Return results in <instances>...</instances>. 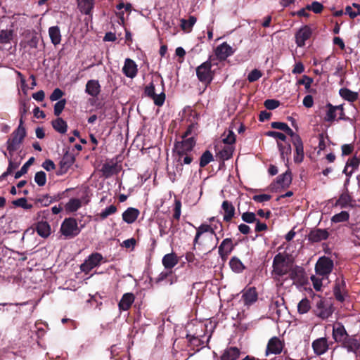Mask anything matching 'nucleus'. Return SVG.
Instances as JSON below:
<instances>
[{"instance_id": "nucleus-21", "label": "nucleus", "mask_w": 360, "mask_h": 360, "mask_svg": "<svg viewBox=\"0 0 360 360\" xmlns=\"http://www.w3.org/2000/svg\"><path fill=\"white\" fill-rule=\"evenodd\" d=\"M314 352L317 355L324 354L328 349L327 340L324 338H319L312 342Z\"/></svg>"}, {"instance_id": "nucleus-27", "label": "nucleus", "mask_w": 360, "mask_h": 360, "mask_svg": "<svg viewBox=\"0 0 360 360\" xmlns=\"http://www.w3.org/2000/svg\"><path fill=\"white\" fill-rule=\"evenodd\" d=\"M233 245L231 239H224L219 247V254L221 257H226L233 250Z\"/></svg>"}, {"instance_id": "nucleus-20", "label": "nucleus", "mask_w": 360, "mask_h": 360, "mask_svg": "<svg viewBox=\"0 0 360 360\" xmlns=\"http://www.w3.org/2000/svg\"><path fill=\"white\" fill-rule=\"evenodd\" d=\"M360 165V158L354 155L352 158L349 159L347 162L346 166L343 170V172L347 176H351Z\"/></svg>"}, {"instance_id": "nucleus-5", "label": "nucleus", "mask_w": 360, "mask_h": 360, "mask_svg": "<svg viewBox=\"0 0 360 360\" xmlns=\"http://www.w3.org/2000/svg\"><path fill=\"white\" fill-rule=\"evenodd\" d=\"M315 314L322 319H328L333 314L332 304L326 300L319 298L316 300V306L314 309Z\"/></svg>"}, {"instance_id": "nucleus-24", "label": "nucleus", "mask_w": 360, "mask_h": 360, "mask_svg": "<svg viewBox=\"0 0 360 360\" xmlns=\"http://www.w3.org/2000/svg\"><path fill=\"white\" fill-rule=\"evenodd\" d=\"M35 230L39 236L44 238H48L51 233V226L46 221H39L37 224Z\"/></svg>"}, {"instance_id": "nucleus-46", "label": "nucleus", "mask_w": 360, "mask_h": 360, "mask_svg": "<svg viewBox=\"0 0 360 360\" xmlns=\"http://www.w3.org/2000/svg\"><path fill=\"white\" fill-rule=\"evenodd\" d=\"M10 156H12V155H10ZM19 165H20L19 162H14L11 159V157H10L8 158V168H7L6 171L4 173H3V174L1 175V177L5 178L6 176L11 174L15 169H17Z\"/></svg>"}, {"instance_id": "nucleus-36", "label": "nucleus", "mask_w": 360, "mask_h": 360, "mask_svg": "<svg viewBox=\"0 0 360 360\" xmlns=\"http://www.w3.org/2000/svg\"><path fill=\"white\" fill-rule=\"evenodd\" d=\"M344 288L345 281L343 280H337L335 286L334 288V295L335 298L340 302L344 301Z\"/></svg>"}, {"instance_id": "nucleus-7", "label": "nucleus", "mask_w": 360, "mask_h": 360, "mask_svg": "<svg viewBox=\"0 0 360 360\" xmlns=\"http://www.w3.org/2000/svg\"><path fill=\"white\" fill-rule=\"evenodd\" d=\"M333 269V262L326 257L319 259L316 264L315 270L318 275L327 278Z\"/></svg>"}, {"instance_id": "nucleus-26", "label": "nucleus", "mask_w": 360, "mask_h": 360, "mask_svg": "<svg viewBox=\"0 0 360 360\" xmlns=\"http://www.w3.org/2000/svg\"><path fill=\"white\" fill-rule=\"evenodd\" d=\"M293 145L295 148V155L294 160L295 162H301L304 159V147L300 138H296Z\"/></svg>"}, {"instance_id": "nucleus-42", "label": "nucleus", "mask_w": 360, "mask_h": 360, "mask_svg": "<svg viewBox=\"0 0 360 360\" xmlns=\"http://www.w3.org/2000/svg\"><path fill=\"white\" fill-rule=\"evenodd\" d=\"M278 148L281 153V158L285 160H288L289 156L291 154V146L289 143L283 145L281 143H277Z\"/></svg>"}, {"instance_id": "nucleus-14", "label": "nucleus", "mask_w": 360, "mask_h": 360, "mask_svg": "<svg viewBox=\"0 0 360 360\" xmlns=\"http://www.w3.org/2000/svg\"><path fill=\"white\" fill-rule=\"evenodd\" d=\"M257 300V293L255 288H249L243 291L242 301L246 306H250Z\"/></svg>"}, {"instance_id": "nucleus-52", "label": "nucleus", "mask_w": 360, "mask_h": 360, "mask_svg": "<svg viewBox=\"0 0 360 360\" xmlns=\"http://www.w3.org/2000/svg\"><path fill=\"white\" fill-rule=\"evenodd\" d=\"M309 301L307 299H302L297 305L299 313L305 314L310 309Z\"/></svg>"}, {"instance_id": "nucleus-1", "label": "nucleus", "mask_w": 360, "mask_h": 360, "mask_svg": "<svg viewBox=\"0 0 360 360\" xmlns=\"http://www.w3.org/2000/svg\"><path fill=\"white\" fill-rule=\"evenodd\" d=\"M292 266V264L288 259V255L278 253L274 258L272 274L277 279L289 274Z\"/></svg>"}, {"instance_id": "nucleus-50", "label": "nucleus", "mask_w": 360, "mask_h": 360, "mask_svg": "<svg viewBox=\"0 0 360 360\" xmlns=\"http://www.w3.org/2000/svg\"><path fill=\"white\" fill-rule=\"evenodd\" d=\"M117 212V207L111 205L109 207L104 209L101 213L98 214L99 217L101 219H105L108 216L115 214Z\"/></svg>"}, {"instance_id": "nucleus-57", "label": "nucleus", "mask_w": 360, "mask_h": 360, "mask_svg": "<svg viewBox=\"0 0 360 360\" xmlns=\"http://www.w3.org/2000/svg\"><path fill=\"white\" fill-rule=\"evenodd\" d=\"M81 206V202L78 199H71L67 204V208L72 212L77 210Z\"/></svg>"}, {"instance_id": "nucleus-28", "label": "nucleus", "mask_w": 360, "mask_h": 360, "mask_svg": "<svg viewBox=\"0 0 360 360\" xmlns=\"http://www.w3.org/2000/svg\"><path fill=\"white\" fill-rule=\"evenodd\" d=\"M343 347L347 349L348 352H356L360 347L359 342L350 336L342 342Z\"/></svg>"}, {"instance_id": "nucleus-16", "label": "nucleus", "mask_w": 360, "mask_h": 360, "mask_svg": "<svg viewBox=\"0 0 360 360\" xmlns=\"http://www.w3.org/2000/svg\"><path fill=\"white\" fill-rule=\"evenodd\" d=\"M137 65L134 60L127 58L122 68L123 73L129 78H134L137 74Z\"/></svg>"}, {"instance_id": "nucleus-3", "label": "nucleus", "mask_w": 360, "mask_h": 360, "mask_svg": "<svg viewBox=\"0 0 360 360\" xmlns=\"http://www.w3.org/2000/svg\"><path fill=\"white\" fill-rule=\"evenodd\" d=\"M60 232L65 238H73L79 233L80 229L75 219L68 218L62 223Z\"/></svg>"}, {"instance_id": "nucleus-47", "label": "nucleus", "mask_w": 360, "mask_h": 360, "mask_svg": "<svg viewBox=\"0 0 360 360\" xmlns=\"http://www.w3.org/2000/svg\"><path fill=\"white\" fill-rule=\"evenodd\" d=\"M212 160V154L209 150H206L205 153H202V155L200 157V166L201 167H204Z\"/></svg>"}, {"instance_id": "nucleus-63", "label": "nucleus", "mask_w": 360, "mask_h": 360, "mask_svg": "<svg viewBox=\"0 0 360 360\" xmlns=\"http://www.w3.org/2000/svg\"><path fill=\"white\" fill-rule=\"evenodd\" d=\"M279 105V101L274 99H268L264 102V106L269 110H274Z\"/></svg>"}, {"instance_id": "nucleus-64", "label": "nucleus", "mask_w": 360, "mask_h": 360, "mask_svg": "<svg viewBox=\"0 0 360 360\" xmlns=\"http://www.w3.org/2000/svg\"><path fill=\"white\" fill-rule=\"evenodd\" d=\"M63 96V92L58 88H56L53 90L52 94L50 96V100L51 101H56L59 99Z\"/></svg>"}, {"instance_id": "nucleus-49", "label": "nucleus", "mask_w": 360, "mask_h": 360, "mask_svg": "<svg viewBox=\"0 0 360 360\" xmlns=\"http://www.w3.org/2000/svg\"><path fill=\"white\" fill-rule=\"evenodd\" d=\"M353 6L354 8L351 6H347L345 8V13L348 14L351 18H354L360 15V5L354 4Z\"/></svg>"}, {"instance_id": "nucleus-59", "label": "nucleus", "mask_w": 360, "mask_h": 360, "mask_svg": "<svg viewBox=\"0 0 360 360\" xmlns=\"http://www.w3.org/2000/svg\"><path fill=\"white\" fill-rule=\"evenodd\" d=\"M323 8V5L318 2L314 1L311 5L307 6V9L313 11L315 13H319Z\"/></svg>"}, {"instance_id": "nucleus-56", "label": "nucleus", "mask_w": 360, "mask_h": 360, "mask_svg": "<svg viewBox=\"0 0 360 360\" xmlns=\"http://www.w3.org/2000/svg\"><path fill=\"white\" fill-rule=\"evenodd\" d=\"M13 204L15 206L20 207H22V208H25V209H27V210H30V209H31L32 207V205L31 204H28L27 202V200L25 198H19V199H18L16 200H14L13 202Z\"/></svg>"}, {"instance_id": "nucleus-2", "label": "nucleus", "mask_w": 360, "mask_h": 360, "mask_svg": "<svg viewBox=\"0 0 360 360\" xmlns=\"http://www.w3.org/2000/svg\"><path fill=\"white\" fill-rule=\"evenodd\" d=\"M22 124V120L20 119L18 128L12 133L11 137L7 141V150L11 155L19 148L26 136V131Z\"/></svg>"}, {"instance_id": "nucleus-55", "label": "nucleus", "mask_w": 360, "mask_h": 360, "mask_svg": "<svg viewBox=\"0 0 360 360\" xmlns=\"http://www.w3.org/2000/svg\"><path fill=\"white\" fill-rule=\"evenodd\" d=\"M352 201V198L350 195L347 193H342L340 198L338 200V205L341 207H347L350 205Z\"/></svg>"}, {"instance_id": "nucleus-40", "label": "nucleus", "mask_w": 360, "mask_h": 360, "mask_svg": "<svg viewBox=\"0 0 360 360\" xmlns=\"http://www.w3.org/2000/svg\"><path fill=\"white\" fill-rule=\"evenodd\" d=\"M222 141L228 146H231L236 141V135L233 131V127L222 134Z\"/></svg>"}, {"instance_id": "nucleus-51", "label": "nucleus", "mask_w": 360, "mask_h": 360, "mask_svg": "<svg viewBox=\"0 0 360 360\" xmlns=\"http://www.w3.org/2000/svg\"><path fill=\"white\" fill-rule=\"evenodd\" d=\"M233 148L232 146H225L221 151H219V156L223 160L229 159L233 154Z\"/></svg>"}, {"instance_id": "nucleus-29", "label": "nucleus", "mask_w": 360, "mask_h": 360, "mask_svg": "<svg viewBox=\"0 0 360 360\" xmlns=\"http://www.w3.org/2000/svg\"><path fill=\"white\" fill-rule=\"evenodd\" d=\"M134 301V295L132 293H125L123 295L119 302V308L121 310H128Z\"/></svg>"}, {"instance_id": "nucleus-10", "label": "nucleus", "mask_w": 360, "mask_h": 360, "mask_svg": "<svg viewBox=\"0 0 360 360\" xmlns=\"http://www.w3.org/2000/svg\"><path fill=\"white\" fill-rule=\"evenodd\" d=\"M145 94L146 96L152 98L154 103L158 106H162L165 101V94L163 91L157 94L155 92V86L153 83L145 88Z\"/></svg>"}, {"instance_id": "nucleus-54", "label": "nucleus", "mask_w": 360, "mask_h": 360, "mask_svg": "<svg viewBox=\"0 0 360 360\" xmlns=\"http://www.w3.org/2000/svg\"><path fill=\"white\" fill-rule=\"evenodd\" d=\"M13 32L11 30H3L0 32V42L5 44L9 42L12 39Z\"/></svg>"}, {"instance_id": "nucleus-22", "label": "nucleus", "mask_w": 360, "mask_h": 360, "mask_svg": "<svg viewBox=\"0 0 360 360\" xmlns=\"http://www.w3.org/2000/svg\"><path fill=\"white\" fill-rule=\"evenodd\" d=\"M221 209L224 211V220L225 221H230L235 214L234 206L231 202L224 200L222 202Z\"/></svg>"}, {"instance_id": "nucleus-62", "label": "nucleus", "mask_w": 360, "mask_h": 360, "mask_svg": "<svg viewBox=\"0 0 360 360\" xmlns=\"http://www.w3.org/2000/svg\"><path fill=\"white\" fill-rule=\"evenodd\" d=\"M242 219L247 223H252L256 221V216L253 212H247L242 214Z\"/></svg>"}, {"instance_id": "nucleus-45", "label": "nucleus", "mask_w": 360, "mask_h": 360, "mask_svg": "<svg viewBox=\"0 0 360 360\" xmlns=\"http://www.w3.org/2000/svg\"><path fill=\"white\" fill-rule=\"evenodd\" d=\"M34 161V158L33 157L30 158L21 167V169L15 172V179H19L21 177L23 174H26L27 172L28 167L32 165V163Z\"/></svg>"}, {"instance_id": "nucleus-6", "label": "nucleus", "mask_w": 360, "mask_h": 360, "mask_svg": "<svg viewBox=\"0 0 360 360\" xmlns=\"http://www.w3.org/2000/svg\"><path fill=\"white\" fill-rule=\"evenodd\" d=\"M212 64L210 61H205L196 68L198 79L202 83L209 84L213 77V72L211 70Z\"/></svg>"}, {"instance_id": "nucleus-35", "label": "nucleus", "mask_w": 360, "mask_h": 360, "mask_svg": "<svg viewBox=\"0 0 360 360\" xmlns=\"http://www.w3.org/2000/svg\"><path fill=\"white\" fill-rule=\"evenodd\" d=\"M292 181L291 173L289 171H286L285 173L279 175L276 179V184L282 187H288Z\"/></svg>"}, {"instance_id": "nucleus-60", "label": "nucleus", "mask_w": 360, "mask_h": 360, "mask_svg": "<svg viewBox=\"0 0 360 360\" xmlns=\"http://www.w3.org/2000/svg\"><path fill=\"white\" fill-rule=\"evenodd\" d=\"M261 77V72L257 69H255L249 73L248 76V79L250 82H253L258 80Z\"/></svg>"}, {"instance_id": "nucleus-34", "label": "nucleus", "mask_w": 360, "mask_h": 360, "mask_svg": "<svg viewBox=\"0 0 360 360\" xmlns=\"http://www.w3.org/2000/svg\"><path fill=\"white\" fill-rule=\"evenodd\" d=\"M94 0H77L78 8L80 11L86 15L90 14L94 5Z\"/></svg>"}, {"instance_id": "nucleus-31", "label": "nucleus", "mask_w": 360, "mask_h": 360, "mask_svg": "<svg viewBox=\"0 0 360 360\" xmlns=\"http://www.w3.org/2000/svg\"><path fill=\"white\" fill-rule=\"evenodd\" d=\"M239 355V349L237 347H231L224 350L221 356V360H236Z\"/></svg>"}, {"instance_id": "nucleus-33", "label": "nucleus", "mask_w": 360, "mask_h": 360, "mask_svg": "<svg viewBox=\"0 0 360 360\" xmlns=\"http://www.w3.org/2000/svg\"><path fill=\"white\" fill-rule=\"evenodd\" d=\"M340 96L345 100L349 101V102H354L355 101L359 96V94L357 92L352 91L350 89L347 88H342L339 91Z\"/></svg>"}, {"instance_id": "nucleus-44", "label": "nucleus", "mask_w": 360, "mask_h": 360, "mask_svg": "<svg viewBox=\"0 0 360 360\" xmlns=\"http://www.w3.org/2000/svg\"><path fill=\"white\" fill-rule=\"evenodd\" d=\"M115 165L105 163L101 168L103 175L108 178L111 176L115 172Z\"/></svg>"}, {"instance_id": "nucleus-12", "label": "nucleus", "mask_w": 360, "mask_h": 360, "mask_svg": "<svg viewBox=\"0 0 360 360\" xmlns=\"http://www.w3.org/2000/svg\"><path fill=\"white\" fill-rule=\"evenodd\" d=\"M283 347V344L281 340L277 337H274L271 338L268 342L265 352L266 356H268L270 354H280L282 352Z\"/></svg>"}, {"instance_id": "nucleus-32", "label": "nucleus", "mask_w": 360, "mask_h": 360, "mask_svg": "<svg viewBox=\"0 0 360 360\" xmlns=\"http://www.w3.org/2000/svg\"><path fill=\"white\" fill-rule=\"evenodd\" d=\"M177 256L174 253L167 254L162 258V264L165 269H170L178 263Z\"/></svg>"}, {"instance_id": "nucleus-8", "label": "nucleus", "mask_w": 360, "mask_h": 360, "mask_svg": "<svg viewBox=\"0 0 360 360\" xmlns=\"http://www.w3.org/2000/svg\"><path fill=\"white\" fill-rule=\"evenodd\" d=\"M326 107L328 108V110L325 117L326 121L333 122L337 117L338 120H347L345 115L343 105L334 106L332 104L328 103L327 104Z\"/></svg>"}, {"instance_id": "nucleus-9", "label": "nucleus", "mask_w": 360, "mask_h": 360, "mask_svg": "<svg viewBox=\"0 0 360 360\" xmlns=\"http://www.w3.org/2000/svg\"><path fill=\"white\" fill-rule=\"evenodd\" d=\"M103 259L101 254L96 252L93 253L88 257L83 264H81L82 271L88 274L94 267L98 266Z\"/></svg>"}, {"instance_id": "nucleus-41", "label": "nucleus", "mask_w": 360, "mask_h": 360, "mask_svg": "<svg viewBox=\"0 0 360 360\" xmlns=\"http://www.w3.org/2000/svg\"><path fill=\"white\" fill-rule=\"evenodd\" d=\"M195 22L196 18L194 16H190L188 20L185 19L181 20V27L184 32H190Z\"/></svg>"}, {"instance_id": "nucleus-61", "label": "nucleus", "mask_w": 360, "mask_h": 360, "mask_svg": "<svg viewBox=\"0 0 360 360\" xmlns=\"http://www.w3.org/2000/svg\"><path fill=\"white\" fill-rule=\"evenodd\" d=\"M312 82L313 79L311 77L304 75L301 79L298 80L297 84H302L304 86L305 89H309Z\"/></svg>"}, {"instance_id": "nucleus-53", "label": "nucleus", "mask_w": 360, "mask_h": 360, "mask_svg": "<svg viewBox=\"0 0 360 360\" xmlns=\"http://www.w3.org/2000/svg\"><path fill=\"white\" fill-rule=\"evenodd\" d=\"M34 181L39 186H43L46 182V176L44 172H37L34 176Z\"/></svg>"}, {"instance_id": "nucleus-17", "label": "nucleus", "mask_w": 360, "mask_h": 360, "mask_svg": "<svg viewBox=\"0 0 360 360\" xmlns=\"http://www.w3.org/2000/svg\"><path fill=\"white\" fill-rule=\"evenodd\" d=\"M75 162V157L70 153H66L60 162L59 174H65Z\"/></svg>"}, {"instance_id": "nucleus-48", "label": "nucleus", "mask_w": 360, "mask_h": 360, "mask_svg": "<svg viewBox=\"0 0 360 360\" xmlns=\"http://www.w3.org/2000/svg\"><path fill=\"white\" fill-rule=\"evenodd\" d=\"M349 215L347 212L342 211L340 213L335 214L332 217L331 220L334 223L343 222V221H347L349 219Z\"/></svg>"}, {"instance_id": "nucleus-23", "label": "nucleus", "mask_w": 360, "mask_h": 360, "mask_svg": "<svg viewBox=\"0 0 360 360\" xmlns=\"http://www.w3.org/2000/svg\"><path fill=\"white\" fill-rule=\"evenodd\" d=\"M85 91L89 95L96 97L101 92V85L98 81L95 79L88 81L86 84Z\"/></svg>"}, {"instance_id": "nucleus-38", "label": "nucleus", "mask_w": 360, "mask_h": 360, "mask_svg": "<svg viewBox=\"0 0 360 360\" xmlns=\"http://www.w3.org/2000/svg\"><path fill=\"white\" fill-rule=\"evenodd\" d=\"M158 226L160 235L161 237L169 233V230L172 229V222L169 221L164 219H159Z\"/></svg>"}, {"instance_id": "nucleus-25", "label": "nucleus", "mask_w": 360, "mask_h": 360, "mask_svg": "<svg viewBox=\"0 0 360 360\" xmlns=\"http://www.w3.org/2000/svg\"><path fill=\"white\" fill-rule=\"evenodd\" d=\"M139 214V210L133 207H129L123 212L122 219L127 224H132L136 220Z\"/></svg>"}, {"instance_id": "nucleus-4", "label": "nucleus", "mask_w": 360, "mask_h": 360, "mask_svg": "<svg viewBox=\"0 0 360 360\" xmlns=\"http://www.w3.org/2000/svg\"><path fill=\"white\" fill-rule=\"evenodd\" d=\"M195 143V142L193 138L183 137L181 141H178L175 144V150L178 155L177 162H181V157L184 155L188 154L193 150Z\"/></svg>"}, {"instance_id": "nucleus-37", "label": "nucleus", "mask_w": 360, "mask_h": 360, "mask_svg": "<svg viewBox=\"0 0 360 360\" xmlns=\"http://www.w3.org/2000/svg\"><path fill=\"white\" fill-rule=\"evenodd\" d=\"M49 37L54 45L59 44L61 41V35L59 27L57 26L51 27L49 30Z\"/></svg>"}, {"instance_id": "nucleus-18", "label": "nucleus", "mask_w": 360, "mask_h": 360, "mask_svg": "<svg viewBox=\"0 0 360 360\" xmlns=\"http://www.w3.org/2000/svg\"><path fill=\"white\" fill-rule=\"evenodd\" d=\"M214 229H217L218 226L217 225L214 226V228L212 227L210 225L208 224H202L197 229V233L194 238V245L199 243V239L202 235L204 233H209L210 236H212L213 235H215L214 233Z\"/></svg>"}, {"instance_id": "nucleus-11", "label": "nucleus", "mask_w": 360, "mask_h": 360, "mask_svg": "<svg viewBox=\"0 0 360 360\" xmlns=\"http://www.w3.org/2000/svg\"><path fill=\"white\" fill-rule=\"evenodd\" d=\"M289 276L294 283L299 285H303L307 281L304 270L300 266H292L289 272Z\"/></svg>"}, {"instance_id": "nucleus-39", "label": "nucleus", "mask_w": 360, "mask_h": 360, "mask_svg": "<svg viewBox=\"0 0 360 360\" xmlns=\"http://www.w3.org/2000/svg\"><path fill=\"white\" fill-rule=\"evenodd\" d=\"M52 126L54 129L60 134H64L67 131L68 125L65 121L62 118H57L52 122Z\"/></svg>"}, {"instance_id": "nucleus-30", "label": "nucleus", "mask_w": 360, "mask_h": 360, "mask_svg": "<svg viewBox=\"0 0 360 360\" xmlns=\"http://www.w3.org/2000/svg\"><path fill=\"white\" fill-rule=\"evenodd\" d=\"M328 237V233L325 229H316L311 231L309 235V238L313 242H319L325 240Z\"/></svg>"}, {"instance_id": "nucleus-15", "label": "nucleus", "mask_w": 360, "mask_h": 360, "mask_svg": "<svg viewBox=\"0 0 360 360\" xmlns=\"http://www.w3.org/2000/svg\"><path fill=\"white\" fill-rule=\"evenodd\" d=\"M333 336L337 342H342L349 336L345 327L340 323L333 326Z\"/></svg>"}, {"instance_id": "nucleus-19", "label": "nucleus", "mask_w": 360, "mask_h": 360, "mask_svg": "<svg viewBox=\"0 0 360 360\" xmlns=\"http://www.w3.org/2000/svg\"><path fill=\"white\" fill-rule=\"evenodd\" d=\"M233 53L232 48L226 42L222 43L216 49L215 53L219 59H226Z\"/></svg>"}, {"instance_id": "nucleus-13", "label": "nucleus", "mask_w": 360, "mask_h": 360, "mask_svg": "<svg viewBox=\"0 0 360 360\" xmlns=\"http://www.w3.org/2000/svg\"><path fill=\"white\" fill-rule=\"evenodd\" d=\"M311 30L308 26L301 27L295 34V41L298 46H304L305 41L310 38Z\"/></svg>"}, {"instance_id": "nucleus-43", "label": "nucleus", "mask_w": 360, "mask_h": 360, "mask_svg": "<svg viewBox=\"0 0 360 360\" xmlns=\"http://www.w3.org/2000/svg\"><path fill=\"white\" fill-rule=\"evenodd\" d=\"M229 264L232 270L236 272H240L244 269V266L241 261L236 257H233L230 260Z\"/></svg>"}, {"instance_id": "nucleus-58", "label": "nucleus", "mask_w": 360, "mask_h": 360, "mask_svg": "<svg viewBox=\"0 0 360 360\" xmlns=\"http://www.w3.org/2000/svg\"><path fill=\"white\" fill-rule=\"evenodd\" d=\"M66 103V101L65 99L60 100L58 101L54 105V114L56 116H58L62 111L63 110L65 105Z\"/></svg>"}]
</instances>
